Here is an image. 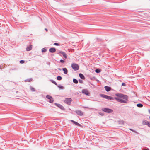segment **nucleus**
Masks as SVG:
<instances>
[{
	"label": "nucleus",
	"mask_w": 150,
	"mask_h": 150,
	"mask_svg": "<svg viewBox=\"0 0 150 150\" xmlns=\"http://www.w3.org/2000/svg\"><path fill=\"white\" fill-rule=\"evenodd\" d=\"M115 95L117 97H115V100L121 103H127L128 98L127 95L122 93H116Z\"/></svg>",
	"instance_id": "nucleus-1"
},
{
	"label": "nucleus",
	"mask_w": 150,
	"mask_h": 150,
	"mask_svg": "<svg viewBox=\"0 0 150 150\" xmlns=\"http://www.w3.org/2000/svg\"><path fill=\"white\" fill-rule=\"evenodd\" d=\"M100 97L108 100H115V98L105 94H100Z\"/></svg>",
	"instance_id": "nucleus-2"
},
{
	"label": "nucleus",
	"mask_w": 150,
	"mask_h": 150,
	"mask_svg": "<svg viewBox=\"0 0 150 150\" xmlns=\"http://www.w3.org/2000/svg\"><path fill=\"white\" fill-rule=\"evenodd\" d=\"M72 68L74 71L78 70L79 68V67L78 64L73 63L71 64V66Z\"/></svg>",
	"instance_id": "nucleus-3"
},
{
	"label": "nucleus",
	"mask_w": 150,
	"mask_h": 150,
	"mask_svg": "<svg viewBox=\"0 0 150 150\" xmlns=\"http://www.w3.org/2000/svg\"><path fill=\"white\" fill-rule=\"evenodd\" d=\"M102 110L105 112L109 113H112L113 112L112 110L105 108H103Z\"/></svg>",
	"instance_id": "nucleus-4"
},
{
	"label": "nucleus",
	"mask_w": 150,
	"mask_h": 150,
	"mask_svg": "<svg viewBox=\"0 0 150 150\" xmlns=\"http://www.w3.org/2000/svg\"><path fill=\"white\" fill-rule=\"evenodd\" d=\"M72 99L70 98H66L64 100V102L66 104L70 105L71 104V102L72 101Z\"/></svg>",
	"instance_id": "nucleus-5"
},
{
	"label": "nucleus",
	"mask_w": 150,
	"mask_h": 150,
	"mask_svg": "<svg viewBox=\"0 0 150 150\" xmlns=\"http://www.w3.org/2000/svg\"><path fill=\"white\" fill-rule=\"evenodd\" d=\"M46 98L47 99L50 100L48 102L50 103H52L54 101L53 98L51 96L49 95H47L46 96Z\"/></svg>",
	"instance_id": "nucleus-6"
},
{
	"label": "nucleus",
	"mask_w": 150,
	"mask_h": 150,
	"mask_svg": "<svg viewBox=\"0 0 150 150\" xmlns=\"http://www.w3.org/2000/svg\"><path fill=\"white\" fill-rule=\"evenodd\" d=\"M55 105L61 109L63 110H65V108H64V106H63L62 105L59 104H58L57 103H55Z\"/></svg>",
	"instance_id": "nucleus-7"
},
{
	"label": "nucleus",
	"mask_w": 150,
	"mask_h": 150,
	"mask_svg": "<svg viewBox=\"0 0 150 150\" xmlns=\"http://www.w3.org/2000/svg\"><path fill=\"white\" fill-rule=\"evenodd\" d=\"M82 93L83 94H85L86 95L89 96L90 95V93L89 92L88 90L86 89H83L82 90Z\"/></svg>",
	"instance_id": "nucleus-8"
},
{
	"label": "nucleus",
	"mask_w": 150,
	"mask_h": 150,
	"mask_svg": "<svg viewBox=\"0 0 150 150\" xmlns=\"http://www.w3.org/2000/svg\"><path fill=\"white\" fill-rule=\"evenodd\" d=\"M75 112L78 115L80 116H82L83 114V112L80 110H76L75 111Z\"/></svg>",
	"instance_id": "nucleus-9"
},
{
	"label": "nucleus",
	"mask_w": 150,
	"mask_h": 150,
	"mask_svg": "<svg viewBox=\"0 0 150 150\" xmlns=\"http://www.w3.org/2000/svg\"><path fill=\"white\" fill-rule=\"evenodd\" d=\"M32 45H30L29 46H28L26 48V50L29 51L31 50L32 48Z\"/></svg>",
	"instance_id": "nucleus-10"
},
{
	"label": "nucleus",
	"mask_w": 150,
	"mask_h": 150,
	"mask_svg": "<svg viewBox=\"0 0 150 150\" xmlns=\"http://www.w3.org/2000/svg\"><path fill=\"white\" fill-rule=\"evenodd\" d=\"M56 51V49L55 48L52 47L50 49L49 51L51 53H54Z\"/></svg>",
	"instance_id": "nucleus-11"
},
{
	"label": "nucleus",
	"mask_w": 150,
	"mask_h": 150,
	"mask_svg": "<svg viewBox=\"0 0 150 150\" xmlns=\"http://www.w3.org/2000/svg\"><path fill=\"white\" fill-rule=\"evenodd\" d=\"M104 88L107 92H108L111 90V88L108 86H105Z\"/></svg>",
	"instance_id": "nucleus-12"
},
{
	"label": "nucleus",
	"mask_w": 150,
	"mask_h": 150,
	"mask_svg": "<svg viewBox=\"0 0 150 150\" xmlns=\"http://www.w3.org/2000/svg\"><path fill=\"white\" fill-rule=\"evenodd\" d=\"M71 122H72V123H74L75 125H76L79 126V127L81 126V124H80L79 123H78L75 121H74L73 120H71Z\"/></svg>",
	"instance_id": "nucleus-13"
},
{
	"label": "nucleus",
	"mask_w": 150,
	"mask_h": 150,
	"mask_svg": "<svg viewBox=\"0 0 150 150\" xmlns=\"http://www.w3.org/2000/svg\"><path fill=\"white\" fill-rule=\"evenodd\" d=\"M79 76L82 79H85V77L82 74L80 73L79 74Z\"/></svg>",
	"instance_id": "nucleus-14"
},
{
	"label": "nucleus",
	"mask_w": 150,
	"mask_h": 150,
	"mask_svg": "<svg viewBox=\"0 0 150 150\" xmlns=\"http://www.w3.org/2000/svg\"><path fill=\"white\" fill-rule=\"evenodd\" d=\"M149 122V121H147L146 120H143L142 121V124L143 125H147L148 123Z\"/></svg>",
	"instance_id": "nucleus-15"
},
{
	"label": "nucleus",
	"mask_w": 150,
	"mask_h": 150,
	"mask_svg": "<svg viewBox=\"0 0 150 150\" xmlns=\"http://www.w3.org/2000/svg\"><path fill=\"white\" fill-rule=\"evenodd\" d=\"M62 70L64 71V74H67V73L68 70L66 68H62Z\"/></svg>",
	"instance_id": "nucleus-16"
},
{
	"label": "nucleus",
	"mask_w": 150,
	"mask_h": 150,
	"mask_svg": "<svg viewBox=\"0 0 150 150\" xmlns=\"http://www.w3.org/2000/svg\"><path fill=\"white\" fill-rule=\"evenodd\" d=\"M33 80V79L32 78H30L29 79H27L25 80V82H30L32 81Z\"/></svg>",
	"instance_id": "nucleus-17"
},
{
	"label": "nucleus",
	"mask_w": 150,
	"mask_h": 150,
	"mask_svg": "<svg viewBox=\"0 0 150 150\" xmlns=\"http://www.w3.org/2000/svg\"><path fill=\"white\" fill-rule=\"evenodd\" d=\"M61 54H62L63 56L66 59L67 58V55L64 52H63Z\"/></svg>",
	"instance_id": "nucleus-18"
},
{
	"label": "nucleus",
	"mask_w": 150,
	"mask_h": 150,
	"mask_svg": "<svg viewBox=\"0 0 150 150\" xmlns=\"http://www.w3.org/2000/svg\"><path fill=\"white\" fill-rule=\"evenodd\" d=\"M73 82L75 84H77L78 83V80L75 79H73Z\"/></svg>",
	"instance_id": "nucleus-19"
},
{
	"label": "nucleus",
	"mask_w": 150,
	"mask_h": 150,
	"mask_svg": "<svg viewBox=\"0 0 150 150\" xmlns=\"http://www.w3.org/2000/svg\"><path fill=\"white\" fill-rule=\"evenodd\" d=\"M101 71V70L100 69H98L95 70V72L97 73H99Z\"/></svg>",
	"instance_id": "nucleus-20"
},
{
	"label": "nucleus",
	"mask_w": 150,
	"mask_h": 150,
	"mask_svg": "<svg viewBox=\"0 0 150 150\" xmlns=\"http://www.w3.org/2000/svg\"><path fill=\"white\" fill-rule=\"evenodd\" d=\"M137 106L138 107L141 108L143 106V105L141 103H138L137 105Z\"/></svg>",
	"instance_id": "nucleus-21"
},
{
	"label": "nucleus",
	"mask_w": 150,
	"mask_h": 150,
	"mask_svg": "<svg viewBox=\"0 0 150 150\" xmlns=\"http://www.w3.org/2000/svg\"><path fill=\"white\" fill-rule=\"evenodd\" d=\"M47 51V50L45 48H43L42 49V53L45 52Z\"/></svg>",
	"instance_id": "nucleus-22"
},
{
	"label": "nucleus",
	"mask_w": 150,
	"mask_h": 150,
	"mask_svg": "<svg viewBox=\"0 0 150 150\" xmlns=\"http://www.w3.org/2000/svg\"><path fill=\"white\" fill-rule=\"evenodd\" d=\"M57 80L60 81L62 79V78L61 76H58L57 77Z\"/></svg>",
	"instance_id": "nucleus-23"
},
{
	"label": "nucleus",
	"mask_w": 150,
	"mask_h": 150,
	"mask_svg": "<svg viewBox=\"0 0 150 150\" xmlns=\"http://www.w3.org/2000/svg\"><path fill=\"white\" fill-rule=\"evenodd\" d=\"M50 81L53 83H54V84L56 85V86H57V83L55 82L53 80H50Z\"/></svg>",
	"instance_id": "nucleus-24"
},
{
	"label": "nucleus",
	"mask_w": 150,
	"mask_h": 150,
	"mask_svg": "<svg viewBox=\"0 0 150 150\" xmlns=\"http://www.w3.org/2000/svg\"><path fill=\"white\" fill-rule=\"evenodd\" d=\"M57 87L58 88H59L61 89H64V87L62 86L57 85Z\"/></svg>",
	"instance_id": "nucleus-25"
},
{
	"label": "nucleus",
	"mask_w": 150,
	"mask_h": 150,
	"mask_svg": "<svg viewBox=\"0 0 150 150\" xmlns=\"http://www.w3.org/2000/svg\"><path fill=\"white\" fill-rule=\"evenodd\" d=\"M30 89L31 91H35V89L32 87H30Z\"/></svg>",
	"instance_id": "nucleus-26"
},
{
	"label": "nucleus",
	"mask_w": 150,
	"mask_h": 150,
	"mask_svg": "<svg viewBox=\"0 0 150 150\" xmlns=\"http://www.w3.org/2000/svg\"><path fill=\"white\" fill-rule=\"evenodd\" d=\"M25 62V61L23 60H21L20 61V62L21 64H23Z\"/></svg>",
	"instance_id": "nucleus-27"
},
{
	"label": "nucleus",
	"mask_w": 150,
	"mask_h": 150,
	"mask_svg": "<svg viewBox=\"0 0 150 150\" xmlns=\"http://www.w3.org/2000/svg\"><path fill=\"white\" fill-rule=\"evenodd\" d=\"M130 129L131 131H133V132H135V133H137V132L136 131H135V130H134L132 129Z\"/></svg>",
	"instance_id": "nucleus-28"
},
{
	"label": "nucleus",
	"mask_w": 150,
	"mask_h": 150,
	"mask_svg": "<svg viewBox=\"0 0 150 150\" xmlns=\"http://www.w3.org/2000/svg\"><path fill=\"white\" fill-rule=\"evenodd\" d=\"M54 44L55 45H56V46H59L60 45L59 44L57 43H54Z\"/></svg>",
	"instance_id": "nucleus-29"
},
{
	"label": "nucleus",
	"mask_w": 150,
	"mask_h": 150,
	"mask_svg": "<svg viewBox=\"0 0 150 150\" xmlns=\"http://www.w3.org/2000/svg\"><path fill=\"white\" fill-rule=\"evenodd\" d=\"M63 51H58V52L57 53V54H62V52Z\"/></svg>",
	"instance_id": "nucleus-30"
},
{
	"label": "nucleus",
	"mask_w": 150,
	"mask_h": 150,
	"mask_svg": "<svg viewBox=\"0 0 150 150\" xmlns=\"http://www.w3.org/2000/svg\"><path fill=\"white\" fill-rule=\"evenodd\" d=\"M79 82L80 83H83V81L81 79H79Z\"/></svg>",
	"instance_id": "nucleus-31"
},
{
	"label": "nucleus",
	"mask_w": 150,
	"mask_h": 150,
	"mask_svg": "<svg viewBox=\"0 0 150 150\" xmlns=\"http://www.w3.org/2000/svg\"><path fill=\"white\" fill-rule=\"evenodd\" d=\"M60 61L61 63H64L65 62V61L63 60L62 59L60 60Z\"/></svg>",
	"instance_id": "nucleus-32"
},
{
	"label": "nucleus",
	"mask_w": 150,
	"mask_h": 150,
	"mask_svg": "<svg viewBox=\"0 0 150 150\" xmlns=\"http://www.w3.org/2000/svg\"><path fill=\"white\" fill-rule=\"evenodd\" d=\"M122 86H126V84L124 83H123L122 84Z\"/></svg>",
	"instance_id": "nucleus-33"
},
{
	"label": "nucleus",
	"mask_w": 150,
	"mask_h": 150,
	"mask_svg": "<svg viewBox=\"0 0 150 150\" xmlns=\"http://www.w3.org/2000/svg\"><path fill=\"white\" fill-rule=\"evenodd\" d=\"M147 126L149 127H150V122H149V123H148V125H147Z\"/></svg>",
	"instance_id": "nucleus-34"
},
{
	"label": "nucleus",
	"mask_w": 150,
	"mask_h": 150,
	"mask_svg": "<svg viewBox=\"0 0 150 150\" xmlns=\"http://www.w3.org/2000/svg\"><path fill=\"white\" fill-rule=\"evenodd\" d=\"M99 114L100 115H101L103 116L104 115V114L103 113L101 112H100L99 113Z\"/></svg>",
	"instance_id": "nucleus-35"
},
{
	"label": "nucleus",
	"mask_w": 150,
	"mask_h": 150,
	"mask_svg": "<svg viewBox=\"0 0 150 150\" xmlns=\"http://www.w3.org/2000/svg\"><path fill=\"white\" fill-rule=\"evenodd\" d=\"M46 64L48 65H50V63L49 62H47L46 63Z\"/></svg>",
	"instance_id": "nucleus-36"
},
{
	"label": "nucleus",
	"mask_w": 150,
	"mask_h": 150,
	"mask_svg": "<svg viewBox=\"0 0 150 150\" xmlns=\"http://www.w3.org/2000/svg\"><path fill=\"white\" fill-rule=\"evenodd\" d=\"M45 30L46 31V32H47L48 31V30L46 28H45Z\"/></svg>",
	"instance_id": "nucleus-37"
},
{
	"label": "nucleus",
	"mask_w": 150,
	"mask_h": 150,
	"mask_svg": "<svg viewBox=\"0 0 150 150\" xmlns=\"http://www.w3.org/2000/svg\"><path fill=\"white\" fill-rule=\"evenodd\" d=\"M143 150H149L148 148H147V149H144Z\"/></svg>",
	"instance_id": "nucleus-38"
},
{
	"label": "nucleus",
	"mask_w": 150,
	"mask_h": 150,
	"mask_svg": "<svg viewBox=\"0 0 150 150\" xmlns=\"http://www.w3.org/2000/svg\"><path fill=\"white\" fill-rule=\"evenodd\" d=\"M58 70H60V71H61V69H60V68H58Z\"/></svg>",
	"instance_id": "nucleus-39"
},
{
	"label": "nucleus",
	"mask_w": 150,
	"mask_h": 150,
	"mask_svg": "<svg viewBox=\"0 0 150 150\" xmlns=\"http://www.w3.org/2000/svg\"><path fill=\"white\" fill-rule=\"evenodd\" d=\"M148 111H149V113H150V109H149L148 110Z\"/></svg>",
	"instance_id": "nucleus-40"
},
{
	"label": "nucleus",
	"mask_w": 150,
	"mask_h": 150,
	"mask_svg": "<svg viewBox=\"0 0 150 150\" xmlns=\"http://www.w3.org/2000/svg\"><path fill=\"white\" fill-rule=\"evenodd\" d=\"M122 123H123V121H122Z\"/></svg>",
	"instance_id": "nucleus-41"
},
{
	"label": "nucleus",
	"mask_w": 150,
	"mask_h": 150,
	"mask_svg": "<svg viewBox=\"0 0 150 150\" xmlns=\"http://www.w3.org/2000/svg\"><path fill=\"white\" fill-rule=\"evenodd\" d=\"M149 119H150V116L149 117Z\"/></svg>",
	"instance_id": "nucleus-42"
}]
</instances>
